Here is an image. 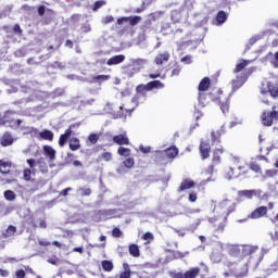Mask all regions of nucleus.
<instances>
[{
  "mask_svg": "<svg viewBox=\"0 0 278 278\" xmlns=\"http://www.w3.org/2000/svg\"><path fill=\"white\" fill-rule=\"evenodd\" d=\"M128 251L129 255H131L132 257H138L140 255V247H138V244L136 243H131L128 247Z\"/></svg>",
  "mask_w": 278,
  "mask_h": 278,
  "instance_id": "2f4dec72",
  "label": "nucleus"
},
{
  "mask_svg": "<svg viewBox=\"0 0 278 278\" xmlns=\"http://www.w3.org/2000/svg\"><path fill=\"white\" fill-rule=\"evenodd\" d=\"M210 84H211V80H210V77H204L200 84H199V87H198V90L200 92H205L206 90L210 89Z\"/></svg>",
  "mask_w": 278,
  "mask_h": 278,
  "instance_id": "bb28decb",
  "label": "nucleus"
},
{
  "mask_svg": "<svg viewBox=\"0 0 278 278\" xmlns=\"http://www.w3.org/2000/svg\"><path fill=\"white\" fill-rule=\"evenodd\" d=\"M118 155H122V157H129L131 155V149L125 148V147H119L117 149Z\"/></svg>",
  "mask_w": 278,
  "mask_h": 278,
  "instance_id": "ea45409f",
  "label": "nucleus"
},
{
  "mask_svg": "<svg viewBox=\"0 0 278 278\" xmlns=\"http://www.w3.org/2000/svg\"><path fill=\"white\" fill-rule=\"evenodd\" d=\"M206 99H207V94L206 93L199 92L198 102H199L200 108H205V105H206L205 100Z\"/></svg>",
  "mask_w": 278,
  "mask_h": 278,
  "instance_id": "c03bdc74",
  "label": "nucleus"
},
{
  "mask_svg": "<svg viewBox=\"0 0 278 278\" xmlns=\"http://www.w3.org/2000/svg\"><path fill=\"white\" fill-rule=\"evenodd\" d=\"M249 65V61L242 60V62L238 63L235 68V73H240V71H244Z\"/></svg>",
  "mask_w": 278,
  "mask_h": 278,
  "instance_id": "37998d69",
  "label": "nucleus"
},
{
  "mask_svg": "<svg viewBox=\"0 0 278 278\" xmlns=\"http://www.w3.org/2000/svg\"><path fill=\"white\" fill-rule=\"evenodd\" d=\"M123 71H124V75H127V77H134L138 73L136 72V70H134L132 64H128L127 66H124Z\"/></svg>",
  "mask_w": 278,
  "mask_h": 278,
  "instance_id": "f704fd0d",
  "label": "nucleus"
},
{
  "mask_svg": "<svg viewBox=\"0 0 278 278\" xmlns=\"http://www.w3.org/2000/svg\"><path fill=\"white\" fill-rule=\"evenodd\" d=\"M12 29L16 36H23V28H21L20 24H15Z\"/></svg>",
  "mask_w": 278,
  "mask_h": 278,
  "instance_id": "bf43d9fd",
  "label": "nucleus"
},
{
  "mask_svg": "<svg viewBox=\"0 0 278 278\" xmlns=\"http://www.w3.org/2000/svg\"><path fill=\"white\" fill-rule=\"evenodd\" d=\"M125 62V54H116L108 60V66H116L117 64H123Z\"/></svg>",
  "mask_w": 278,
  "mask_h": 278,
  "instance_id": "4468645a",
  "label": "nucleus"
},
{
  "mask_svg": "<svg viewBox=\"0 0 278 278\" xmlns=\"http://www.w3.org/2000/svg\"><path fill=\"white\" fill-rule=\"evenodd\" d=\"M249 273V267L247 265H243L240 269H236L231 271V275L235 276L236 278H242L247 277Z\"/></svg>",
  "mask_w": 278,
  "mask_h": 278,
  "instance_id": "4be33fe9",
  "label": "nucleus"
},
{
  "mask_svg": "<svg viewBox=\"0 0 278 278\" xmlns=\"http://www.w3.org/2000/svg\"><path fill=\"white\" fill-rule=\"evenodd\" d=\"M27 274L24 271V269H18L15 271L16 278H24Z\"/></svg>",
  "mask_w": 278,
  "mask_h": 278,
  "instance_id": "338daca9",
  "label": "nucleus"
},
{
  "mask_svg": "<svg viewBox=\"0 0 278 278\" xmlns=\"http://www.w3.org/2000/svg\"><path fill=\"white\" fill-rule=\"evenodd\" d=\"M130 62L135 73H140L144 68V64H147V60L144 59H132Z\"/></svg>",
  "mask_w": 278,
  "mask_h": 278,
  "instance_id": "9b49d317",
  "label": "nucleus"
},
{
  "mask_svg": "<svg viewBox=\"0 0 278 278\" xmlns=\"http://www.w3.org/2000/svg\"><path fill=\"white\" fill-rule=\"evenodd\" d=\"M113 118H123V106L119 108V110L111 112Z\"/></svg>",
  "mask_w": 278,
  "mask_h": 278,
  "instance_id": "052dcab7",
  "label": "nucleus"
},
{
  "mask_svg": "<svg viewBox=\"0 0 278 278\" xmlns=\"http://www.w3.org/2000/svg\"><path fill=\"white\" fill-rule=\"evenodd\" d=\"M274 68H278V51L274 55V61H271Z\"/></svg>",
  "mask_w": 278,
  "mask_h": 278,
  "instance_id": "774afa93",
  "label": "nucleus"
},
{
  "mask_svg": "<svg viewBox=\"0 0 278 278\" xmlns=\"http://www.w3.org/2000/svg\"><path fill=\"white\" fill-rule=\"evenodd\" d=\"M266 214H268V207L260 206L251 213L250 218L255 220L257 218H263V216H266Z\"/></svg>",
  "mask_w": 278,
  "mask_h": 278,
  "instance_id": "423d86ee",
  "label": "nucleus"
},
{
  "mask_svg": "<svg viewBox=\"0 0 278 278\" xmlns=\"http://www.w3.org/2000/svg\"><path fill=\"white\" fill-rule=\"evenodd\" d=\"M48 264H52V266H58L60 264V258L56 255L48 258Z\"/></svg>",
  "mask_w": 278,
  "mask_h": 278,
  "instance_id": "4d7b16f0",
  "label": "nucleus"
},
{
  "mask_svg": "<svg viewBox=\"0 0 278 278\" xmlns=\"http://www.w3.org/2000/svg\"><path fill=\"white\" fill-rule=\"evenodd\" d=\"M80 31L81 34H90V31H92V26H90V23L86 22L81 24Z\"/></svg>",
  "mask_w": 278,
  "mask_h": 278,
  "instance_id": "49530a36",
  "label": "nucleus"
},
{
  "mask_svg": "<svg viewBox=\"0 0 278 278\" xmlns=\"http://www.w3.org/2000/svg\"><path fill=\"white\" fill-rule=\"evenodd\" d=\"M67 79H71L72 81H75V80H77V81H88L87 78L75 75V74L67 75Z\"/></svg>",
  "mask_w": 278,
  "mask_h": 278,
  "instance_id": "09e8293b",
  "label": "nucleus"
},
{
  "mask_svg": "<svg viewBox=\"0 0 278 278\" xmlns=\"http://www.w3.org/2000/svg\"><path fill=\"white\" fill-rule=\"evenodd\" d=\"M103 5H105V1L103 0L96 1L92 7L93 12H97V10H100V8H103Z\"/></svg>",
  "mask_w": 278,
  "mask_h": 278,
  "instance_id": "864d4df0",
  "label": "nucleus"
},
{
  "mask_svg": "<svg viewBox=\"0 0 278 278\" xmlns=\"http://www.w3.org/2000/svg\"><path fill=\"white\" fill-rule=\"evenodd\" d=\"M101 266L105 273H112L114 270V263L112 261H102Z\"/></svg>",
  "mask_w": 278,
  "mask_h": 278,
  "instance_id": "c9c22d12",
  "label": "nucleus"
},
{
  "mask_svg": "<svg viewBox=\"0 0 278 278\" xmlns=\"http://www.w3.org/2000/svg\"><path fill=\"white\" fill-rule=\"evenodd\" d=\"M169 276L172 278H186V274H184L181 271H170Z\"/></svg>",
  "mask_w": 278,
  "mask_h": 278,
  "instance_id": "13d9d810",
  "label": "nucleus"
},
{
  "mask_svg": "<svg viewBox=\"0 0 278 278\" xmlns=\"http://www.w3.org/2000/svg\"><path fill=\"white\" fill-rule=\"evenodd\" d=\"M244 86V78L242 77H237L236 80H232V92H236L240 90Z\"/></svg>",
  "mask_w": 278,
  "mask_h": 278,
  "instance_id": "473e14b6",
  "label": "nucleus"
},
{
  "mask_svg": "<svg viewBox=\"0 0 278 278\" xmlns=\"http://www.w3.org/2000/svg\"><path fill=\"white\" fill-rule=\"evenodd\" d=\"M117 175H126L127 173V167L122 163L117 168H116Z\"/></svg>",
  "mask_w": 278,
  "mask_h": 278,
  "instance_id": "6e6d98bb",
  "label": "nucleus"
},
{
  "mask_svg": "<svg viewBox=\"0 0 278 278\" xmlns=\"http://www.w3.org/2000/svg\"><path fill=\"white\" fill-rule=\"evenodd\" d=\"M268 190H269V195L273 197L274 199H277L278 197L277 187H275V185H268Z\"/></svg>",
  "mask_w": 278,
  "mask_h": 278,
  "instance_id": "8fccbe9b",
  "label": "nucleus"
},
{
  "mask_svg": "<svg viewBox=\"0 0 278 278\" xmlns=\"http://www.w3.org/2000/svg\"><path fill=\"white\" fill-rule=\"evenodd\" d=\"M160 88H164V85L160 80H152L146 85H138L136 87V94L131 99V103L135 104V108H138V105H140V99L146 101L148 92H151V90H160Z\"/></svg>",
  "mask_w": 278,
  "mask_h": 278,
  "instance_id": "f257e3e1",
  "label": "nucleus"
},
{
  "mask_svg": "<svg viewBox=\"0 0 278 278\" xmlns=\"http://www.w3.org/2000/svg\"><path fill=\"white\" fill-rule=\"evenodd\" d=\"M261 118H262V124L265 127H273V119H271L270 115L268 114V112H263Z\"/></svg>",
  "mask_w": 278,
  "mask_h": 278,
  "instance_id": "7c9ffc66",
  "label": "nucleus"
},
{
  "mask_svg": "<svg viewBox=\"0 0 278 278\" xmlns=\"http://www.w3.org/2000/svg\"><path fill=\"white\" fill-rule=\"evenodd\" d=\"M16 233V226L10 225L5 232L2 233L3 238H10Z\"/></svg>",
  "mask_w": 278,
  "mask_h": 278,
  "instance_id": "58836bf2",
  "label": "nucleus"
},
{
  "mask_svg": "<svg viewBox=\"0 0 278 278\" xmlns=\"http://www.w3.org/2000/svg\"><path fill=\"white\" fill-rule=\"evenodd\" d=\"M48 73L49 71H55V68H59V71H64L66 68V63L60 62V61H54L53 63H48L46 66Z\"/></svg>",
  "mask_w": 278,
  "mask_h": 278,
  "instance_id": "f3484780",
  "label": "nucleus"
},
{
  "mask_svg": "<svg viewBox=\"0 0 278 278\" xmlns=\"http://www.w3.org/2000/svg\"><path fill=\"white\" fill-rule=\"evenodd\" d=\"M194 116H195V121H201V118H203V112L197 109V106H194Z\"/></svg>",
  "mask_w": 278,
  "mask_h": 278,
  "instance_id": "e2e57ef3",
  "label": "nucleus"
},
{
  "mask_svg": "<svg viewBox=\"0 0 278 278\" xmlns=\"http://www.w3.org/2000/svg\"><path fill=\"white\" fill-rule=\"evenodd\" d=\"M110 79V75H97L93 77V81H98V84H101V81H108Z\"/></svg>",
  "mask_w": 278,
  "mask_h": 278,
  "instance_id": "3c124183",
  "label": "nucleus"
},
{
  "mask_svg": "<svg viewBox=\"0 0 278 278\" xmlns=\"http://www.w3.org/2000/svg\"><path fill=\"white\" fill-rule=\"evenodd\" d=\"M140 21H142V17L139 15L123 16L117 18L116 25L119 27H123V25H130V27H136Z\"/></svg>",
  "mask_w": 278,
  "mask_h": 278,
  "instance_id": "f03ea898",
  "label": "nucleus"
},
{
  "mask_svg": "<svg viewBox=\"0 0 278 278\" xmlns=\"http://www.w3.org/2000/svg\"><path fill=\"white\" fill-rule=\"evenodd\" d=\"M72 131L65 130L59 138V147H64L68 142V138H71Z\"/></svg>",
  "mask_w": 278,
  "mask_h": 278,
  "instance_id": "cd10ccee",
  "label": "nucleus"
},
{
  "mask_svg": "<svg viewBox=\"0 0 278 278\" xmlns=\"http://www.w3.org/2000/svg\"><path fill=\"white\" fill-rule=\"evenodd\" d=\"M195 182L190 179H184L178 188V192H184L185 190H190V188H194Z\"/></svg>",
  "mask_w": 278,
  "mask_h": 278,
  "instance_id": "6ab92c4d",
  "label": "nucleus"
},
{
  "mask_svg": "<svg viewBox=\"0 0 278 278\" xmlns=\"http://www.w3.org/2000/svg\"><path fill=\"white\" fill-rule=\"evenodd\" d=\"M162 14H164V12L151 13L149 15V20L146 22V25H143L144 34H147V31H149V26L148 25H151V21H155L156 18H160V16H162Z\"/></svg>",
  "mask_w": 278,
  "mask_h": 278,
  "instance_id": "aec40b11",
  "label": "nucleus"
},
{
  "mask_svg": "<svg viewBox=\"0 0 278 278\" xmlns=\"http://www.w3.org/2000/svg\"><path fill=\"white\" fill-rule=\"evenodd\" d=\"M229 255H231V257H239L240 256V248L238 247H231L228 250Z\"/></svg>",
  "mask_w": 278,
  "mask_h": 278,
  "instance_id": "de8ad7c7",
  "label": "nucleus"
},
{
  "mask_svg": "<svg viewBox=\"0 0 278 278\" xmlns=\"http://www.w3.org/2000/svg\"><path fill=\"white\" fill-rule=\"evenodd\" d=\"M101 135L97 134V132H91L88 136V141L90 142V144H97L99 142V138Z\"/></svg>",
  "mask_w": 278,
  "mask_h": 278,
  "instance_id": "a19ab883",
  "label": "nucleus"
},
{
  "mask_svg": "<svg viewBox=\"0 0 278 278\" xmlns=\"http://www.w3.org/2000/svg\"><path fill=\"white\" fill-rule=\"evenodd\" d=\"M266 34H268V30H263L262 33L252 36V37L249 39V42H248V45L245 46V49H251L252 46L255 45V42H257L258 40H262V39L266 36Z\"/></svg>",
  "mask_w": 278,
  "mask_h": 278,
  "instance_id": "9d476101",
  "label": "nucleus"
},
{
  "mask_svg": "<svg viewBox=\"0 0 278 278\" xmlns=\"http://www.w3.org/2000/svg\"><path fill=\"white\" fill-rule=\"evenodd\" d=\"M268 115L271 121H278V111H269Z\"/></svg>",
  "mask_w": 278,
  "mask_h": 278,
  "instance_id": "69168bd1",
  "label": "nucleus"
},
{
  "mask_svg": "<svg viewBox=\"0 0 278 278\" xmlns=\"http://www.w3.org/2000/svg\"><path fill=\"white\" fill-rule=\"evenodd\" d=\"M1 147H12L14 144V137H12V134L4 132L1 140H0Z\"/></svg>",
  "mask_w": 278,
  "mask_h": 278,
  "instance_id": "2eb2a0df",
  "label": "nucleus"
},
{
  "mask_svg": "<svg viewBox=\"0 0 278 278\" xmlns=\"http://www.w3.org/2000/svg\"><path fill=\"white\" fill-rule=\"evenodd\" d=\"M200 273H201V268L199 267L190 268L185 273V278H197L199 277Z\"/></svg>",
  "mask_w": 278,
  "mask_h": 278,
  "instance_id": "c85d7f7f",
  "label": "nucleus"
},
{
  "mask_svg": "<svg viewBox=\"0 0 278 278\" xmlns=\"http://www.w3.org/2000/svg\"><path fill=\"white\" fill-rule=\"evenodd\" d=\"M112 236L113 238H121V236H123V230H121V228H114L112 230Z\"/></svg>",
  "mask_w": 278,
  "mask_h": 278,
  "instance_id": "680f3d73",
  "label": "nucleus"
},
{
  "mask_svg": "<svg viewBox=\"0 0 278 278\" xmlns=\"http://www.w3.org/2000/svg\"><path fill=\"white\" fill-rule=\"evenodd\" d=\"M228 17H229V15L227 14V12L218 11L215 16V23H213V24L217 25V26L225 25V23H227Z\"/></svg>",
  "mask_w": 278,
  "mask_h": 278,
  "instance_id": "1a4fd4ad",
  "label": "nucleus"
},
{
  "mask_svg": "<svg viewBox=\"0 0 278 278\" xmlns=\"http://www.w3.org/2000/svg\"><path fill=\"white\" fill-rule=\"evenodd\" d=\"M53 138H55V135L49 129H43L39 132V140H47L48 142H53Z\"/></svg>",
  "mask_w": 278,
  "mask_h": 278,
  "instance_id": "dca6fc26",
  "label": "nucleus"
},
{
  "mask_svg": "<svg viewBox=\"0 0 278 278\" xmlns=\"http://www.w3.org/2000/svg\"><path fill=\"white\" fill-rule=\"evenodd\" d=\"M168 60H170V54L168 52H164L162 54L156 55L154 62L160 66L164 64V62H168Z\"/></svg>",
  "mask_w": 278,
  "mask_h": 278,
  "instance_id": "5701e85b",
  "label": "nucleus"
},
{
  "mask_svg": "<svg viewBox=\"0 0 278 278\" xmlns=\"http://www.w3.org/2000/svg\"><path fill=\"white\" fill-rule=\"evenodd\" d=\"M126 168H134V159L129 157L126 159L123 163H122Z\"/></svg>",
  "mask_w": 278,
  "mask_h": 278,
  "instance_id": "5fc2aeb1",
  "label": "nucleus"
},
{
  "mask_svg": "<svg viewBox=\"0 0 278 278\" xmlns=\"http://www.w3.org/2000/svg\"><path fill=\"white\" fill-rule=\"evenodd\" d=\"M204 173L205 175H210V177L205 180H202V186H207L210 181H216V179L212 178V175H214V165H210Z\"/></svg>",
  "mask_w": 278,
  "mask_h": 278,
  "instance_id": "a878e982",
  "label": "nucleus"
},
{
  "mask_svg": "<svg viewBox=\"0 0 278 278\" xmlns=\"http://www.w3.org/2000/svg\"><path fill=\"white\" fill-rule=\"evenodd\" d=\"M43 155L50 160V162H53L55 160L56 151L51 146H43L42 147Z\"/></svg>",
  "mask_w": 278,
  "mask_h": 278,
  "instance_id": "6e6552de",
  "label": "nucleus"
},
{
  "mask_svg": "<svg viewBox=\"0 0 278 278\" xmlns=\"http://www.w3.org/2000/svg\"><path fill=\"white\" fill-rule=\"evenodd\" d=\"M238 194L245 199H253V197H257V199H260L262 195V189L240 190L238 191Z\"/></svg>",
  "mask_w": 278,
  "mask_h": 278,
  "instance_id": "20e7f679",
  "label": "nucleus"
},
{
  "mask_svg": "<svg viewBox=\"0 0 278 278\" xmlns=\"http://www.w3.org/2000/svg\"><path fill=\"white\" fill-rule=\"evenodd\" d=\"M164 153V150H156L155 152V159L154 161L157 162V164H164L166 162V154H160Z\"/></svg>",
  "mask_w": 278,
  "mask_h": 278,
  "instance_id": "72a5a7b5",
  "label": "nucleus"
},
{
  "mask_svg": "<svg viewBox=\"0 0 278 278\" xmlns=\"http://www.w3.org/2000/svg\"><path fill=\"white\" fill-rule=\"evenodd\" d=\"M210 151H212L210 143L205 142V141H201L200 154H201L202 160H207V157H210Z\"/></svg>",
  "mask_w": 278,
  "mask_h": 278,
  "instance_id": "0eeeda50",
  "label": "nucleus"
},
{
  "mask_svg": "<svg viewBox=\"0 0 278 278\" xmlns=\"http://www.w3.org/2000/svg\"><path fill=\"white\" fill-rule=\"evenodd\" d=\"M226 130H225V125H222L220 128L217 131H212L211 132V140L213 143H220V136L225 135Z\"/></svg>",
  "mask_w": 278,
  "mask_h": 278,
  "instance_id": "f8f14e48",
  "label": "nucleus"
},
{
  "mask_svg": "<svg viewBox=\"0 0 278 278\" xmlns=\"http://www.w3.org/2000/svg\"><path fill=\"white\" fill-rule=\"evenodd\" d=\"M77 194H79L80 197H90V194H92V189L90 188H86V187H79L76 190Z\"/></svg>",
  "mask_w": 278,
  "mask_h": 278,
  "instance_id": "e433bc0d",
  "label": "nucleus"
},
{
  "mask_svg": "<svg viewBox=\"0 0 278 278\" xmlns=\"http://www.w3.org/2000/svg\"><path fill=\"white\" fill-rule=\"evenodd\" d=\"M174 260H182L186 255H190V252L172 251Z\"/></svg>",
  "mask_w": 278,
  "mask_h": 278,
  "instance_id": "79ce46f5",
  "label": "nucleus"
},
{
  "mask_svg": "<svg viewBox=\"0 0 278 278\" xmlns=\"http://www.w3.org/2000/svg\"><path fill=\"white\" fill-rule=\"evenodd\" d=\"M219 108L223 114H227V112H229V100L226 101L225 103L219 102Z\"/></svg>",
  "mask_w": 278,
  "mask_h": 278,
  "instance_id": "603ef678",
  "label": "nucleus"
},
{
  "mask_svg": "<svg viewBox=\"0 0 278 278\" xmlns=\"http://www.w3.org/2000/svg\"><path fill=\"white\" fill-rule=\"evenodd\" d=\"M180 62H182L184 64H192V55H186L181 58Z\"/></svg>",
  "mask_w": 278,
  "mask_h": 278,
  "instance_id": "0e129e2a",
  "label": "nucleus"
},
{
  "mask_svg": "<svg viewBox=\"0 0 278 278\" xmlns=\"http://www.w3.org/2000/svg\"><path fill=\"white\" fill-rule=\"evenodd\" d=\"M155 0H141V5L140 8H136L132 10V12L135 14H142V12L144 10H147V8H149V5H151V3H154Z\"/></svg>",
  "mask_w": 278,
  "mask_h": 278,
  "instance_id": "a211bd4d",
  "label": "nucleus"
},
{
  "mask_svg": "<svg viewBox=\"0 0 278 278\" xmlns=\"http://www.w3.org/2000/svg\"><path fill=\"white\" fill-rule=\"evenodd\" d=\"M267 88L268 90H261L262 94H266V92L270 93V97H273L274 99H277L278 97V86H275L273 83L268 81L267 83Z\"/></svg>",
  "mask_w": 278,
  "mask_h": 278,
  "instance_id": "ddd939ff",
  "label": "nucleus"
},
{
  "mask_svg": "<svg viewBox=\"0 0 278 278\" xmlns=\"http://www.w3.org/2000/svg\"><path fill=\"white\" fill-rule=\"evenodd\" d=\"M160 155H165V157H168L169 160H175L177 155H179V149L176 146L169 147L163 150V152H160Z\"/></svg>",
  "mask_w": 278,
  "mask_h": 278,
  "instance_id": "39448f33",
  "label": "nucleus"
},
{
  "mask_svg": "<svg viewBox=\"0 0 278 278\" xmlns=\"http://www.w3.org/2000/svg\"><path fill=\"white\" fill-rule=\"evenodd\" d=\"M223 153H225V150L223 148H218L213 151V159H212L213 164L215 165L220 164V155H223Z\"/></svg>",
  "mask_w": 278,
  "mask_h": 278,
  "instance_id": "b1692460",
  "label": "nucleus"
},
{
  "mask_svg": "<svg viewBox=\"0 0 278 278\" xmlns=\"http://www.w3.org/2000/svg\"><path fill=\"white\" fill-rule=\"evenodd\" d=\"M242 255L243 257H247L248 255H253L257 251V247L254 245H242Z\"/></svg>",
  "mask_w": 278,
  "mask_h": 278,
  "instance_id": "393cba45",
  "label": "nucleus"
},
{
  "mask_svg": "<svg viewBox=\"0 0 278 278\" xmlns=\"http://www.w3.org/2000/svg\"><path fill=\"white\" fill-rule=\"evenodd\" d=\"M117 213L118 211L116 208H102L96 211L94 217L98 218L99 220H101V218H114V216H116Z\"/></svg>",
  "mask_w": 278,
  "mask_h": 278,
  "instance_id": "7ed1b4c3",
  "label": "nucleus"
},
{
  "mask_svg": "<svg viewBox=\"0 0 278 278\" xmlns=\"http://www.w3.org/2000/svg\"><path fill=\"white\" fill-rule=\"evenodd\" d=\"M70 149L71 151H79V149H81V143L79 142V138L74 137L70 140Z\"/></svg>",
  "mask_w": 278,
  "mask_h": 278,
  "instance_id": "c756f323",
  "label": "nucleus"
},
{
  "mask_svg": "<svg viewBox=\"0 0 278 278\" xmlns=\"http://www.w3.org/2000/svg\"><path fill=\"white\" fill-rule=\"evenodd\" d=\"M4 199L7 201H14V199H16V193L12 190H5L4 191Z\"/></svg>",
  "mask_w": 278,
  "mask_h": 278,
  "instance_id": "a18cd8bd",
  "label": "nucleus"
},
{
  "mask_svg": "<svg viewBox=\"0 0 278 278\" xmlns=\"http://www.w3.org/2000/svg\"><path fill=\"white\" fill-rule=\"evenodd\" d=\"M10 162H5V161H0V173L1 175H8L10 174Z\"/></svg>",
  "mask_w": 278,
  "mask_h": 278,
  "instance_id": "4c0bfd02",
  "label": "nucleus"
},
{
  "mask_svg": "<svg viewBox=\"0 0 278 278\" xmlns=\"http://www.w3.org/2000/svg\"><path fill=\"white\" fill-rule=\"evenodd\" d=\"M113 142L115 144H119V147H123V144H129V138L125 135H115L113 137Z\"/></svg>",
  "mask_w": 278,
  "mask_h": 278,
  "instance_id": "412c9836",
  "label": "nucleus"
}]
</instances>
